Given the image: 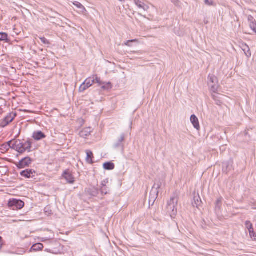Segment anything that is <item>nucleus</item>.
I'll list each match as a JSON object with an SVG mask.
<instances>
[{
    "label": "nucleus",
    "instance_id": "nucleus-1",
    "mask_svg": "<svg viewBox=\"0 0 256 256\" xmlns=\"http://www.w3.org/2000/svg\"><path fill=\"white\" fill-rule=\"evenodd\" d=\"M178 200V197L174 195L172 196L170 200L168 202L166 207V212L172 218H174L177 214V206Z\"/></svg>",
    "mask_w": 256,
    "mask_h": 256
},
{
    "label": "nucleus",
    "instance_id": "nucleus-2",
    "mask_svg": "<svg viewBox=\"0 0 256 256\" xmlns=\"http://www.w3.org/2000/svg\"><path fill=\"white\" fill-rule=\"evenodd\" d=\"M16 116L14 112L8 114L4 118L0 121V127L4 128L12 122Z\"/></svg>",
    "mask_w": 256,
    "mask_h": 256
},
{
    "label": "nucleus",
    "instance_id": "nucleus-3",
    "mask_svg": "<svg viewBox=\"0 0 256 256\" xmlns=\"http://www.w3.org/2000/svg\"><path fill=\"white\" fill-rule=\"evenodd\" d=\"M125 134H122L113 144V148L116 149H120L122 152L124 150V141Z\"/></svg>",
    "mask_w": 256,
    "mask_h": 256
},
{
    "label": "nucleus",
    "instance_id": "nucleus-4",
    "mask_svg": "<svg viewBox=\"0 0 256 256\" xmlns=\"http://www.w3.org/2000/svg\"><path fill=\"white\" fill-rule=\"evenodd\" d=\"M8 204V206L12 208L13 210L14 208L20 210L24 206V203L21 200L13 199L10 200Z\"/></svg>",
    "mask_w": 256,
    "mask_h": 256
},
{
    "label": "nucleus",
    "instance_id": "nucleus-5",
    "mask_svg": "<svg viewBox=\"0 0 256 256\" xmlns=\"http://www.w3.org/2000/svg\"><path fill=\"white\" fill-rule=\"evenodd\" d=\"M94 83V79L93 78L90 77L86 79L84 82L80 85L79 88L80 92H83Z\"/></svg>",
    "mask_w": 256,
    "mask_h": 256
},
{
    "label": "nucleus",
    "instance_id": "nucleus-6",
    "mask_svg": "<svg viewBox=\"0 0 256 256\" xmlns=\"http://www.w3.org/2000/svg\"><path fill=\"white\" fill-rule=\"evenodd\" d=\"M160 188V186L158 184L156 185V184L154 185V187L152 188V190L150 193V202H152V204H154L155 200L158 198V189Z\"/></svg>",
    "mask_w": 256,
    "mask_h": 256
},
{
    "label": "nucleus",
    "instance_id": "nucleus-7",
    "mask_svg": "<svg viewBox=\"0 0 256 256\" xmlns=\"http://www.w3.org/2000/svg\"><path fill=\"white\" fill-rule=\"evenodd\" d=\"M12 148L15 149L19 153H23L26 152L24 147V142H22L20 140H16L12 144Z\"/></svg>",
    "mask_w": 256,
    "mask_h": 256
},
{
    "label": "nucleus",
    "instance_id": "nucleus-8",
    "mask_svg": "<svg viewBox=\"0 0 256 256\" xmlns=\"http://www.w3.org/2000/svg\"><path fill=\"white\" fill-rule=\"evenodd\" d=\"M208 79L209 82L212 84L210 86L211 90L214 92H216L218 90V80L216 77L214 75H209Z\"/></svg>",
    "mask_w": 256,
    "mask_h": 256
},
{
    "label": "nucleus",
    "instance_id": "nucleus-9",
    "mask_svg": "<svg viewBox=\"0 0 256 256\" xmlns=\"http://www.w3.org/2000/svg\"><path fill=\"white\" fill-rule=\"evenodd\" d=\"M32 159L30 157H26L20 161L18 164V167L19 168H22L26 166H28L30 164Z\"/></svg>",
    "mask_w": 256,
    "mask_h": 256
},
{
    "label": "nucleus",
    "instance_id": "nucleus-10",
    "mask_svg": "<svg viewBox=\"0 0 256 256\" xmlns=\"http://www.w3.org/2000/svg\"><path fill=\"white\" fill-rule=\"evenodd\" d=\"M62 176L66 180L68 183L71 184L74 183L75 181L74 178L72 174L68 170L64 171L62 174Z\"/></svg>",
    "mask_w": 256,
    "mask_h": 256
},
{
    "label": "nucleus",
    "instance_id": "nucleus-11",
    "mask_svg": "<svg viewBox=\"0 0 256 256\" xmlns=\"http://www.w3.org/2000/svg\"><path fill=\"white\" fill-rule=\"evenodd\" d=\"M134 2L138 8L142 9L144 11H146L149 8V6H148L140 0H134Z\"/></svg>",
    "mask_w": 256,
    "mask_h": 256
},
{
    "label": "nucleus",
    "instance_id": "nucleus-12",
    "mask_svg": "<svg viewBox=\"0 0 256 256\" xmlns=\"http://www.w3.org/2000/svg\"><path fill=\"white\" fill-rule=\"evenodd\" d=\"M190 122L192 124L194 128H196L197 130H199L200 128V126L199 124V122L198 118L194 115L192 114L190 116Z\"/></svg>",
    "mask_w": 256,
    "mask_h": 256
},
{
    "label": "nucleus",
    "instance_id": "nucleus-13",
    "mask_svg": "<svg viewBox=\"0 0 256 256\" xmlns=\"http://www.w3.org/2000/svg\"><path fill=\"white\" fill-rule=\"evenodd\" d=\"M35 173L34 170H26L20 172V175L26 178H30L34 176L33 174Z\"/></svg>",
    "mask_w": 256,
    "mask_h": 256
},
{
    "label": "nucleus",
    "instance_id": "nucleus-14",
    "mask_svg": "<svg viewBox=\"0 0 256 256\" xmlns=\"http://www.w3.org/2000/svg\"><path fill=\"white\" fill-rule=\"evenodd\" d=\"M46 135L41 131L34 132L33 134V138L36 140H40L46 138Z\"/></svg>",
    "mask_w": 256,
    "mask_h": 256
},
{
    "label": "nucleus",
    "instance_id": "nucleus-15",
    "mask_svg": "<svg viewBox=\"0 0 256 256\" xmlns=\"http://www.w3.org/2000/svg\"><path fill=\"white\" fill-rule=\"evenodd\" d=\"M248 20L249 22L250 28L252 30L254 31L256 30V22L255 20L254 19V17L251 16L249 15L248 16Z\"/></svg>",
    "mask_w": 256,
    "mask_h": 256
},
{
    "label": "nucleus",
    "instance_id": "nucleus-16",
    "mask_svg": "<svg viewBox=\"0 0 256 256\" xmlns=\"http://www.w3.org/2000/svg\"><path fill=\"white\" fill-rule=\"evenodd\" d=\"M74 4L79 9L80 12L86 14L87 11L84 6L80 2H74Z\"/></svg>",
    "mask_w": 256,
    "mask_h": 256
},
{
    "label": "nucleus",
    "instance_id": "nucleus-17",
    "mask_svg": "<svg viewBox=\"0 0 256 256\" xmlns=\"http://www.w3.org/2000/svg\"><path fill=\"white\" fill-rule=\"evenodd\" d=\"M91 132V128H87L83 129L80 132V136L84 138H86L88 136Z\"/></svg>",
    "mask_w": 256,
    "mask_h": 256
},
{
    "label": "nucleus",
    "instance_id": "nucleus-18",
    "mask_svg": "<svg viewBox=\"0 0 256 256\" xmlns=\"http://www.w3.org/2000/svg\"><path fill=\"white\" fill-rule=\"evenodd\" d=\"M202 204L201 199L198 195L196 196L194 198V202H192V206L198 208Z\"/></svg>",
    "mask_w": 256,
    "mask_h": 256
},
{
    "label": "nucleus",
    "instance_id": "nucleus-19",
    "mask_svg": "<svg viewBox=\"0 0 256 256\" xmlns=\"http://www.w3.org/2000/svg\"><path fill=\"white\" fill-rule=\"evenodd\" d=\"M86 162L90 164H93L94 162L92 161V158H94V155H93L92 152L90 150H86Z\"/></svg>",
    "mask_w": 256,
    "mask_h": 256
},
{
    "label": "nucleus",
    "instance_id": "nucleus-20",
    "mask_svg": "<svg viewBox=\"0 0 256 256\" xmlns=\"http://www.w3.org/2000/svg\"><path fill=\"white\" fill-rule=\"evenodd\" d=\"M214 93V94H212V98L216 102V104L218 106H220L222 104V102L220 100V96H222V95L219 94H217L216 92Z\"/></svg>",
    "mask_w": 256,
    "mask_h": 256
},
{
    "label": "nucleus",
    "instance_id": "nucleus-21",
    "mask_svg": "<svg viewBox=\"0 0 256 256\" xmlns=\"http://www.w3.org/2000/svg\"><path fill=\"white\" fill-rule=\"evenodd\" d=\"M245 225L249 231L250 237L252 238V234H254V228L252 224L250 222L247 220L245 222Z\"/></svg>",
    "mask_w": 256,
    "mask_h": 256
},
{
    "label": "nucleus",
    "instance_id": "nucleus-22",
    "mask_svg": "<svg viewBox=\"0 0 256 256\" xmlns=\"http://www.w3.org/2000/svg\"><path fill=\"white\" fill-rule=\"evenodd\" d=\"M242 48L248 57H250L251 56L250 49L247 44H242Z\"/></svg>",
    "mask_w": 256,
    "mask_h": 256
},
{
    "label": "nucleus",
    "instance_id": "nucleus-23",
    "mask_svg": "<svg viewBox=\"0 0 256 256\" xmlns=\"http://www.w3.org/2000/svg\"><path fill=\"white\" fill-rule=\"evenodd\" d=\"M104 168L106 170H112L114 168V164L111 162H105L103 164Z\"/></svg>",
    "mask_w": 256,
    "mask_h": 256
},
{
    "label": "nucleus",
    "instance_id": "nucleus-24",
    "mask_svg": "<svg viewBox=\"0 0 256 256\" xmlns=\"http://www.w3.org/2000/svg\"><path fill=\"white\" fill-rule=\"evenodd\" d=\"M43 248H44L43 244L41 243H38V244H34L32 246L31 250H32L34 251H38V250H42Z\"/></svg>",
    "mask_w": 256,
    "mask_h": 256
},
{
    "label": "nucleus",
    "instance_id": "nucleus-25",
    "mask_svg": "<svg viewBox=\"0 0 256 256\" xmlns=\"http://www.w3.org/2000/svg\"><path fill=\"white\" fill-rule=\"evenodd\" d=\"M32 144L30 140H28L24 142V147L26 151H28V152L30 151Z\"/></svg>",
    "mask_w": 256,
    "mask_h": 256
},
{
    "label": "nucleus",
    "instance_id": "nucleus-26",
    "mask_svg": "<svg viewBox=\"0 0 256 256\" xmlns=\"http://www.w3.org/2000/svg\"><path fill=\"white\" fill-rule=\"evenodd\" d=\"M88 192L92 196H96L98 194V190L96 188H90Z\"/></svg>",
    "mask_w": 256,
    "mask_h": 256
},
{
    "label": "nucleus",
    "instance_id": "nucleus-27",
    "mask_svg": "<svg viewBox=\"0 0 256 256\" xmlns=\"http://www.w3.org/2000/svg\"><path fill=\"white\" fill-rule=\"evenodd\" d=\"M0 40L8 42V40L7 34L5 32H0Z\"/></svg>",
    "mask_w": 256,
    "mask_h": 256
},
{
    "label": "nucleus",
    "instance_id": "nucleus-28",
    "mask_svg": "<svg viewBox=\"0 0 256 256\" xmlns=\"http://www.w3.org/2000/svg\"><path fill=\"white\" fill-rule=\"evenodd\" d=\"M100 191L102 194H106L110 192V189L107 186H100Z\"/></svg>",
    "mask_w": 256,
    "mask_h": 256
},
{
    "label": "nucleus",
    "instance_id": "nucleus-29",
    "mask_svg": "<svg viewBox=\"0 0 256 256\" xmlns=\"http://www.w3.org/2000/svg\"><path fill=\"white\" fill-rule=\"evenodd\" d=\"M40 40L41 42L44 44H50L48 40L46 38L44 37L40 38Z\"/></svg>",
    "mask_w": 256,
    "mask_h": 256
},
{
    "label": "nucleus",
    "instance_id": "nucleus-30",
    "mask_svg": "<svg viewBox=\"0 0 256 256\" xmlns=\"http://www.w3.org/2000/svg\"><path fill=\"white\" fill-rule=\"evenodd\" d=\"M222 203V200L221 198L218 199L216 202V208H220V204Z\"/></svg>",
    "mask_w": 256,
    "mask_h": 256
},
{
    "label": "nucleus",
    "instance_id": "nucleus-31",
    "mask_svg": "<svg viewBox=\"0 0 256 256\" xmlns=\"http://www.w3.org/2000/svg\"><path fill=\"white\" fill-rule=\"evenodd\" d=\"M111 88V84L110 82L106 84L103 86L102 88L104 90H108Z\"/></svg>",
    "mask_w": 256,
    "mask_h": 256
},
{
    "label": "nucleus",
    "instance_id": "nucleus-32",
    "mask_svg": "<svg viewBox=\"0 0 256 256\" xmlns=\"http://www.w3.org/2000/svg\"><path fill=\"white\" fill-rule=\"evenodd\" d=\"M204 3L206 4L211 6L214 5V2L210 0H204Z\"/></svg>",
    "mask_w": 256,
    "mask_h": 256
},
{
    "label": "nucleus",
    "instance_id": "nucleus-33",
    "mask_svg": "<svg viewBox=\"0 0 256 256\" xmlns=\"http://www.w3.org/2000/svg\"><path fill=\"white\" fill-rule=\"evenodd\" d=\"M108 179H106L102 182L101 186H106L107 184H108Z\"/></svg>",
    "mask_w": 256,
    "mask_h": 256
},
{
    "label": "nucleus",
    "instance_id": "nucleus-34",
    "mask_svg": "<svg viewBox=\"0 0 256 256\" xmlns=\"http://www.w3.org/2000/svg\"><path fill=\"white\" fill-rule=\"evenodd\" d=\"M136 40H128L127 42H126V45L128 46H130L128 45V44L129 42H136Z\"/></svg>",
    "mask_w": 256,
    "mask_h": 256
},
{
    "label": "nucleus",
    "instance_id": "nucleus-35",
    "mask_svg": "<svg viewBox=\"0 0 256 256\" xmlns=\"http://www.w3.org/2000/svg\"><path fill=\"white\" fill-rule=\"evenodd\" d=\"M14 143H12V140L11 141H10L8 142V146L10 148H12V144H14Z\"/></svg>",
    "mask_w": 256,
    "mask_h": 256
},
{
    "label": "nucleus",
    "instance_id": "nucleus-36",
    "mask_svg": "<svg viewBox=\"0 0 256 256\" xmlns=\"http://www.w3.org/2000/svg\"><path fill=\"white\" fill-rule=\"evenodd\" d=\"M172 2L174 3V4H178V0H172Z\"/></svg>",
    "mask_w": 256,
    "mask_h": 256
},
{
    "label": "nucleus",
    "instance_id": "nucleus-37",
    "mask_svg": "<svg viewBox=\"0 0 256 256\" xmlns=\"http://www.w3.org/2000/svg\"><path fill=\"white\" fill-rule=\"evenodd\" d=\"M2 238L0 236V250H1L2 246Z\"/></svg>",
    "mask_w": 256,
    "mask_h": 256
},
{
    "label": "nucleus",
    "instance_id": "nucleus-38",
    "mask_svg": "<svg viewBox=\"0 0 256 256\" xmlns=\"http://www.w3.org/2000/svg\"><path fill=\"white\" fill-rule=\"evenodd\" d=\"M96 81V82L99 84H100V78H96V80H94V81Z\"/></svg>",
    "mask_w": 256,
    "mask_h": 256
},
{
    "label": "nucleus",
    "instance_id": "nucleus-39",
    "mask_svg": "<svg viewBox=\"0 0 256 256\" xmlns=\"http://www.w3.org/2000/svg\"><path fill=\"white\" fill-rule=\"evenodd\" d=\"M252 238H253L254 240H256V234H255L254 232V234H252Z\"/></svg>",
    "mask_w": 256,
    "mask_h": 256
},
{
    "label": "nucleus",
    "instance_id": "nucleus-40",
    "mask_svg": "<svg viewBox=\"0 0 256 256\" xmlns=\"http://www.w3.org/2000/svg\"><path fill=\"white\" fill-rule=\"evenodd\" d=\"M120 1H122V0H120Z\"/></svg>",
    "mask_w": 256,
    "mask_h": 256
}]
</instances>
